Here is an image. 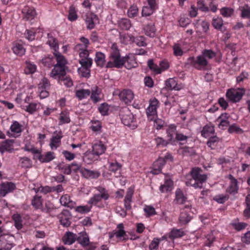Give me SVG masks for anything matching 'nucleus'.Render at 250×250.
<instances>
[{
    "label": "nucleus",
    "instance_id": "c85d7f7f",
    "mask_svg": "<svg viewBox=\"0 0 250 250\" xmlns=\"http://www.w3.org/2000/svg\"><path fill=\"white\" fill-rule=\"evenodd\" d=\"M77 239V236L71 232L66 233L63 238V241L65 244L71 245Z\"/></svg>",
    "mask_w": 250,
    "mask_h": 250
},
{
    "label": "nucleus",
    "instance_id": "052dcab7",
    "mask_svg": "<svg viewBox=\"0 0 250 250\" xmlns=\"http://www.w3.org/2000/svg\"><path fill=\"white\" fill-rule=\"evenodd\" d=\"M144 210L147 217L153 216L156 214L155 208L151 206H145Z\"/></svg>",
    "mask_w": 250,
    "mask_h": 250
},
{
    "label": "nucleus",
    "instance_id": "5701e85b",
    "mask_svg": "<svg viewBox=\"0 0 250 250\" xmlns=\"http://www.w3.org/2000/svg\"><path fill=\"white\" fill-rule=\"evenodd\" d=\"M121 120L122 123L126 126H130L131 124L133 122V115L128 110L126 109V114L121 115Z\"/></svg>",
    "mask_w": 250,
    "mask_h": 250
},
{
    "label": "nucleus",
    "instance_id": "6ab92c4d",
    "mask_svg": "<svg viewBox=\"0 0 250 250\" xmlns=\"http://www.w3.org/2000/svg\"><path fill=\"white\" fill-rule=\"evenodd\" d=\"M229 116L226 113L222 114L217 119L219 122L218 127L222 129H225L229 125Z\"/></svg>",
    "mask_w": 250,
    "mask_h": 250
},
{
    "label": "nucleus",
    "instance_id": "a211bd4d",
    "mask_svg": "<svg viewBox=\"0 0 250 250\" xmlns=\"http://www.w3.org/2000/svg\"><path fill=\"white\" fill-rule=\"evenodd\" d=\"M22 108L30 114H33L40 108L42 109V105L40 103H31L28 105L22 106Z\"/></svg>",
    "mask_w": 250,
    "mask_h": 250
},
{
    "label": "nucleus",
    "instance_id": "338daca9",
    "mask_svg": "<svg viewBox=\"0 0 250 250\" xmlns=\"http://www.w3.org/2000/svg\"><path fill=\"white\" fill-rule=\"evenodd\" d=\"M173 54L176 56H181L183 54V51L179 44H175L173 46Z\"/></svg>",
    "mask_w": 250,
    "mask_h": 250
},
{
    "label": "nucleus",
    "instance_id": "dca6fc26",
    "mask_svg": "<svg viewBox=\"0 0 250 250\" xmlns=\"http://www.w3.org/2000/svg\"><path fill=\"white\" fill-rule=\"evenodd\" d=\"M97 16L91 13H87L85 15V22L87 29H92L94 28L95 24L98 22Z\"/></svg>",
    "mask_w": 250,
    "mask_h": 250
},
{
    "label": "nucleus",
    "instance_id": "8fccbe9b",
    "mask_svg": "<svg viewBox=\"0 0 250 250\" xmlns=\"http://www.w3.org/2000/svg\"><path fill=\"white\" fill-rule=\"evenodd\" d=\"M145 34L150 37H154L155 35L156 29L153 24H148L144 28Z\"/></svg>",
    "mask_w": 250,
    "mask_h": 250
},
{
    "label": "nucleus",
    "instance_id": "ea45409f",
    "mask_svg": "<svg viewBox=\"0 0 250 250\" xmlns=\"http://www.w3.org/2000/svg\"><path fill=\"white\" fill-rule=\"evenodd\" d=\"M166 86L169 89L179 90L180 87L178 86L176 80L174 78H169L166 82Z\"/></svg>",
    "mask_w": 250,
    "mask_h": 250
},
{
    "label": "nucleus",
    "instance_id": "69168bd1",
    "mask_svg": "<svg viewBox=\"0 0 250 250\" xmlns=\"http://www.w3.org/2000/svg\"><path fill=\"white\" fill-rule=\"evenodd\" d=\"M228 131L230 133H236L238 134H242L243 132L242 129L239 126L235 124H233L229 127Z\"/></svg>",
    "mask_w": 250,
    "mask_h": 250
},
{
    "label": "nucleus",
    "instance_id": "72a5a7b5",
    "mask_svg": "<svg viewBox=\"0 0 250 250\" xmlns=\"http://www.w3.org/2000/svg\"><path fill=\"white\" fill-rule=\"evenodd\" d=\"M95 61L98 66L103 67L105 62V55L101 52H96Z\"/></svg>",
    "mask_w": 250,
    "mask_h": 250
},
{
    "label": "nucleus",
    "instance_id": "c03bdc74",
    "mask_svg": "<svg viewBox=\"0 0 250 250\" xmlns=\"http://www.w3.org/2000/svg\"><path fill=\"white\" fill-rule=\"evenodd\" d=\"M14 143L13 140H7L3 142L0 147V149L1 151H11L13 149V144Z\"/></svg>",
    "mask_w": 250,
    "mask_h": 250
},
{
    "label": "nucleus",
    "instance_id": "58836bf2",
    "mask_svg": "<svg viewBox=\"0 0 250 250\" xmlns=\"http://www.w3.org/2000/svg\"><path fill=\"white\" fill-rule=\"evenodd\" d=\"M78 18L77 11L74 5H71L68 10V19L70 21H76Z\"/></svg>",
    "mask_w": 250,
    "mask_h": 250
},
{
    "label": "nucleus",
    "instance_id": "6e6552de",
    "mask_svg": "<svg viewBox=\"0 0 250 250\" xmlns=\"http://www.w3.org/2000/svg\"><path fill=\"white\" fill-rule=\"evenodd\" d=\"M245 93L244 89H230L226 92V97L233 103L238 102Z\"/></svg>",
    "mask_w": 250,
    "mask_h": 250
},
{
    "label": "nucleus",
    "instance_id": "0e129e2a",
    "mask_svg": "<svg viewBox=\"0 0 250 250\" xmlns=\"http://www.w3.org/2000/svg\"><path fill=\"white\" fill-rule=\"evenodd\" d=\"M181 153L185 155H192L195 153V151L192 147L184 146L180 148Z\"/></svg>",
    "mask_w": 250,
    "mask_h": 250
},
{
    "label": "nucleus",
    "instance_id": "37998d69",
    "mask_svg": "<svg viewBox=\"0 0 250 250\" xmlns=\"http://www.w3.org/2000/svg\"><path fill=\"white\" fill-rule=\"evenodd\" d=\"M54 153L53 152H47L44 155H42L41 154L39 156V160L42 163L49 162L54 159Z\"/></svg>",
    "mask_w": 250,
    "mask_h": 250
},
{
    "label": "nucleus",
    "instance_id": "864d4df0",
    "mask_svg": "<svg viewBox=\"0 0 250 250\" xmlns=\"http://www.w3.org/2000/svg\"><path fill=\"white\" fill-rule=\"evenodd\" d=\"M241 17L242 18H249L250 17V7L247 5L240 7Z\"/></svg>",
    "mask_w": 250,
    "mask_h": 250
},
{
    "label": "nucleus",
    "instance_id": "ddd939ff",
    "mask_svg": "<svg viewBox=\"0 0 250 250\" xmlns=\"http://www.w3.org/2000/svg\"><path fill=\"white\" fill-rule=\"evenodd\" d=\"M63 135L61 130L56 131L51 139L49 146L52 149H56L61 144V140Z\"/></svg>",
    "mask_w": 250,
    "mask_h": 250
},
{
    "label": "nucleus",
    "instance_id": "f8f14e48",
    "mask_svg": "<svg viewBox=\"0 0 250 250\" xmlns=\"http://www.w3.org/2000/svg\"><path fill=\"white\" fill-rule=\"evenodd\" d=\"M121 61L123 62V66L127 69H131L137 66L138 63L135 56L133 54H128L125 57L122 58Z\"/></svg>",
    "mask_w": 250,
    "mask_h": 250
},
{
    "label": "nucleus",
    "instance_id": "b1692460",
    "mask_svg": "<svg viewBox=\"0 0 250 250\" xmlns=\"http://www.w3.org/2000/svg\"><path fill=\"white\" fill-rule=\"evenodd\" d=\"M148 6H145L143 7L142 10V16H149L152 14L154 11L157 9V4H151L150 3H148Z\"/></svg>",
    "mask_w": 250,
    "mask_h": 250
},
{
    "label": "nucleus",
    "instance_id": "7c9ffc66",
    "mask_svg": "<svg viewBox=\"0 0 250 250\" xmlns=\"http://www.w3.org/2000/svg\"><path fill=\"white\" fill-rule=\"evenodd\" d=\"M173 188V182L170 178L165 179V183L160 187V190L162 192L171 191Z\"/></svg>",
    "mask_w": 250,
    "mask_h": 250
},
{
    "label": "nucleus",
    "instance_id": "6e6d98bb",
    "mask_svg": "<svg viewBox=\"0 0 250 250\" xmlns=\"http://www.w3.org/2000/svg\"><path fill=\"white\" fill-rule=\"evenodd\" d=\"M35 192H41L44 194H46L48 193L52 192V187L49 186H41L38 188H34L33 189Z\"/></svg>",
    "mask_w": 250,
    "mask_h": 250
},
{
    "label": "nucleus",
    "instance_id": "1a4fd4ad",
    "mask_svg": "<svg viewBox=\"0 0 250 250\" xmlns=\"http://www.w3.org/2000/svg\"><path fill=\"white\" fill-rule=\"evenodd\" d=\"M38 86L40 98L44 99L47 97L49 94L48 90L50 86L49 80L45 78H43L39 83Z\"/></svg>",
    "mask_w": 250,
    "mask_h": 250
},
{
    "label": "nucleus",
    "instance_id": "13d9d810",
    "mask_svg": "<svg viewBox=\"0 0 250 250\" xmlns=\"http://www.w3.org/2000/svg\"><path fill=\"white\" fill-rule=\"evenodd\" d=\"M12 218L15 222L16 228L18 229H21L22 225L20 215L19 214H14L12 216Z\"/></svg>",
    "mask_w": 250,
    "mask_h": 250
},
{
    "label": "nucleus",
    "instance_id": "3c124183",
    "mask_svg": "<svg viewBox=\"0 0 250 250\" xmlns=\"http://www.w3.org/2000/svg\"><path fill=\"white\" fill-rule=\"evenodd\" d=\"M22 125L17 121L13 122L10 126V130L13 133H19L22 131Z\"/></svg>",
    "mask_w": 250,
    "mask_h": 250
},
{
    "label": "nucleus",
    "instance_id": "20e7f679",
    "mask_svg": "<svg viewBox=\"0 0 250 250\" xmlns=\"http://www.w3.org/2000/svg\"><path fill=\"white\" fill-rule=\"evenodd\" d=\"M187 63L198 70H201L208 65V62L207 59L201 54L196 58L193 57L188 58Z\"/></svg>",
    "mask_w": 250,
    "mask_h": 250
},
{
    "label": "nucleus",
    "instance_id": "4468645a",
    "mask_svg": "<svg viewBox=\"0 0 250 250\" xmlns=\"http://www.w3.org/2000/svg\"><path fill=\"white\" fill-rule=\"evenodd\" d=\"M120 100L125 104H129L134 98L133 92L129 89H124L119 93Z\"/></svg>",
    "mask_w": 250,
    "mask_h": 250
},
{
    "label": "nucleus",
    "instance_id": "a878e982",
    "mask_svg": "<svg viewBox=\"0 0 250 250\" xmlns=\"http://www.w3.org/2000/svg\"><path fill=\"white\" fill-rule=\"evenodd\" d=\"M167 137L169 142L174 141V137L176 136L177 133L176 126L174 125H169L167 129Z\"/></svg>",
    "mask_w": 250,
    "mask_h": 250
},
{
    "label": "nucleus",
    "instance_id": "bb28decb",
    "mask_svg": "<svg viewBox=\"0 0 250 250\" xmlns=\"http://www.w3.org/2000/svg\"><path fill=\"white\" fill-rule=\"evenodd\" d=\"M81 172L83 177L87 179L96 178L100 175L99 172L93 170H90L86 168H81Z\"/></svg>",
    "mask_w": 250,
    "mask_h": 250
},
{
    "label": "nucleus",
    "instance_id": "c9c22d12",
    "mask_svg": "<svg viewBox=\"0 0 250 250\" xmlns=\"http://www.w3.org/2000/svg\"><path fill=\"white\" fill-rule=\"evenodd\" d=\"M6 237L7 236H1L0 237V250H10L13 247L11 243L6 242Z\"/></svg>",
    "mask_w": 250,
    "mask_h": 250
},
{
    "label": "nucleus",
    "instance_id": "9b49d317",
    "mask_svg": "<svg viewBox=\"0 0 250 250\" xmlns=\"http://www.w3.org/2000/svg\"><path fill=\"white\" fill-rule=\"evenodd\" d=\"M190 207L186 206L181 209V213L179 218V223L182 225L188 224L191 219L190 214Z\"/></svg>",
    "mask_w": 250,
    "mask_h": 250
},
{
    "label": "nucleus",
    "instance_id": "f704fd0d",
    "mask_svg": "<svg viewBox=\"0 0 250 250\" xmlns=\"http://www.w3.org/2000/svg\"><path fill=\"white\" fill-rule=\"evenodd\" d=\"M47 43L54 50L55 52L57 51L59 49V44L57 39L50 34H47Z\"/></svg>",
    "mask_w": 250,
    "mask_h": 250
},
{
    "label": "nucleus",
    "instance_id": "49530a36",
    "mask_svg": "<svg viewBox=\"0 0 250 250\" xmlns=\"http://www.w3.org/2000/svg\"><path fill=\"white\" fill-rule=\"evenodd\" d=\"M70 122L69 113L67 111H62L60 115L59 124H67Z\"/></svg>",
    "mask_w": 250,
    "mask_h": 250
},
{
    "label": "nucleus",
    "instance_id": "f257e3e1",
    "mask_svg": "<svg viewBox=\"0 0 250 250\" xmlns=\"http://www.w3.org/2000/svg\"><path fill=\"white\" fill-rule=\"evenodd\" d=\"M190 173L192 178L186 181V185L193 187L195 188H202L203 183L207 179V176L201 174V169L198 167L192 168Z\"/></svg>",
    "mask_w": 250,
    "mask_h": 250
},
{
    "label": "nucleus",
    "instance_id": "393cba45",
    "mask_svg": "<svg viewBox=\"0 0 250 250\" xmlns=\"http://www.w3.org/2000/svg\"><path fill=\"white\" fill-rule=\"evenodd\" d=\"M23 11L25 13L24 19L27 21L33 20L37 15L36 10L33 7H25Z\"/></svg>",
    "mask_w": 250,
    "mask_h": 250
},
{
    "label": "nucleus",
    "instance_id": "c756f323",
    "mask_svg": "<svg viewBox=\"0 0 250 250\" xmlns=\"http://www.w3.org/2000/svg\"><path fill=\"white\" fill-rule=\"evenodd\" d=\"M75 95L80 100L87 98L91 93L89 89H80L75 90Z\"/></svg>",
    "mask_w": 250,
    "mask_h": 250
},
{
    "label": "nucleus",
    "instance_id": "79ce46f5",
    "mask_svg": "<svg viewBox=\"0 0 250 250\" xmlns=\"http://www.w3.org/2000/svg\"><path fill=\"white\" fill-rule=\"evenodd\" d=\"M12 50L13 52L20 56H21L24 54L25 49L22 45L20 43H16L14 44Z\"/></svg>",
    "mask_w": 250,
    "mask_h": 250
},
{
    "label": "nucleus",
    "instance_id": "f3484780",
    "mask_svg": "<svg viewBox=\"0 0 250 250\" xmlns=\"http://www.w3.org/2000/svg\"><path fill=\"white\" fill-rule=\"evenodd\" d=\"M106 150V146L101 141H97L92 146V154L99 156L103 154Z\"/></svg>",
    "mask_w": 250,
    "mask_h": 250
},
{
    "label": "nucleus",
    "instance_id": "a18cd8bd",
    "mask_svg": "<svg viewBox=\"0 0 250 250\" xmlns=\"http://www.w3.org/2000/svg\"><path fill=\"white\" fill-rule=\"evenodd\" d=\"M185 233L182 229H173L170 232L168 237L170 239H175L184 236Z\"/></svg>",
    "mask_w": 250,
    "mask_h": 250
},
{
    "label": "nucleus",
    "instance_id": "4d7b16f0",
    "mask_svg": "<svg viewBox=\"0 0 250 250\" xmlns=\"http://www.w3.org/2000/svg\"><path fill=\"white\" fill-rule=\"evenodd\" d=\"M176 200L179 204H183L186 198L184 195L182 191L180 189H177L175 192Z\"/></svg>",
    "mask_w": 250,
    "mask_h": 250
},
{
    "label": "nucleus",
    "instance_id": "603ef678",
    "mask_svg": "<svg viewBox=\"0 0 250 250\" xmlns=\"http://www.w3.org/2000/svg\"><path fill=\"white\" fill-rule=\"evenodd\" d=\"M234 12V10L232 8L229 7H223L220 9V13L224 17L229 18L231 17Z\"/></svg>",
    "mask_w": 250,
    "mask_h": 250
},
{
    "label": "nucleus",
    "instance_id": "4c0bfd02",
    "mask_svg": "<svg viewBox=\"0 0 250 250\" xmlns=\"http://www.w3.org/2000/svg\"><path fill=\"white\" fill-rule=\"evenodd\" d=\"M61 205L62 206L72 208L74 205V203L70 199V197L67 194L62 196L60 200Z\"/></svg>",
    "mask_w": 250,
    "mask_h": 250
},
{
    "label": "nucleus",
    "instance_id": "cd10ccee",
    "mask_svg": "<svg viewBox=\"0 0 250 250\" xmlns=\"http://www.w3.org/2000/svg\"><path fill=\"white\" fill-rule=\"evenodd\" d=\"M215 132L214 126L211 125H205L202 131L201 135L205 138L209 137Z\"/></svg>",
    "mask_w": 250,
    "mask_h": 250
},
{
    "label": "nucleus",
    "instance_id": "2f4dec72",
    "mask_svg": "<svg viewBox=\"0 0 250 250\" xmlns=\"http://www.w3.org/2000/svg\"><path fill=\"white\" fill-rule=\"evenodd\" d=\"M77 241L82 246H86L89 244V239L87 234L85 232H82L77 236Z\"/></svg>",
    "mask_w": 250,
    "mask_h": 250
},
{
    "label": "nucleus",
    "instance_id": "9d476101",
    "mask_svg": "<svg viewBox=\"0 0 250 250\" xmlns=\"http://www.w3.org/2000/svg\"><path fill=\"white\" fill-rule=\"evenodd\" d=\"M66 69L67 68H66L54 65L50 73V76L53 79L57 80L58 82H60V80L65 77L66 73Z\"/></svg>",
    "mask_w": 250,
    "mask_h": 250
},
{
    "label": "nucleus",
    "instance_id": "680f3d73",
    "mask_svg": "<svg viewBox=\"0 0 250 250\" xmlns=\"http://www.w3.org/2000/svg\"><path fill=\"white\" fill-rule=\"evenodd\" d=\"M32 205L36 208H40L42 205V200L41 196L36 195L32 201Z\"/></svg>",
    "mask_w": 250,
    "mask_h": 250
},
{
    "label": "nucleus",
    "instance_id": "de8ad7c7",
    "mask_svg": "<svg viewBox=\"0 0 250 250\" xmlns=\"http://www.w3.org/2000/svg\"><path fill=\"white\" fill-rule=\"evenodd\" d=\"M117 230H115L113 232V235L117 238L124 237L126 232L124 230V227L122 223H120L117 226Z\"/></svg>",
    "mask_w": 250,
    "mask_h": 250
},
{
    "label": "nucleus",
    "instance_id": "7ed1b4c3",
    "mask_svg": "<svg viewBox=\"0 0 250 250\" xmlns=\"http://www.w3.org/2000/svg\"><path fill=\"white\" fill-rule=\"evenodd\" d=\"M95 188L99 193L95 194L88 201V203L91 206L92 205L97 206L102 199L107 200L109 198L108 191L105 188L99 186L96 187Z\"/></svg>",
    "mask_w": 250,
    "mask_h": 250
},
{
    "label": "nucleus",
    "instance_id": "a19ab883",
    "mask_svg": "<svg viewBox=\"0 0 250 250\" xmlns=\"http://www.w3.org/2000/svg\"><path fill=\"white\" fill-rule=\"evenodd\" d=\"M119 27L122 30H128L131 26L130 21L127 19H122L118 21Z\"/></svg>",
    "mask_w": 250,
    "mask_h": 250
},
{
    "label": "nucleus",
    "instance_id": "bf43d9fd",
    "mask_svg": "<svg viewBox=\"0 0 250 250\" xmlns=\"http://www.w3.org/2000/svg\"><path fill=\"white\" fill-rule=\"evenodd\" d=\"M92 125H91V128L92 130L94 132H101L102 129V125L100 121H92Z\"/></svg>",
    "mask_w": 250,
    "mask_h": 250
},
{
    "label": "nucleus",
    "instance_id": "09e8293b",
    "mask_svg": "<svg viewBox=\"0 0 250 250\" xmlns=\"http://www.w3.org/2000/svg\"><path fill=\"white\" fill-rule=\"evenodd\" d=\"M37 70L36 65L30 62H26V66L24 69L25 73L26 74H33Z\"/></svg>",
    "mask_w": 250,
    "mask_h": 250
},
{
    "label": "nucleus",
    "instance_id": "2eb2a0df",
    "mask_svg": "<svg viewBox=\"0 0 250 250\" xmlns=\"http://www.w3.org/2000/svg\"><path fill=\"white\" fill-rule=\"evenodd\" d=\"M16 188L15 185L12 182H4L0 186V195L5 196L7 193L12 192Z\"/></svg>",
    "mask_w": 250,
    "mask_h": 250
},
{
    "label": "nucleus",
    "instance_id": "f03ea898",
    "mask_svg": "<svg viewBox=\"0 0 250 250\" xmlns=\"http://www.w3.org/2000/svg\"><path fill=\"white\" fill-rule=\"evenodd\" d=\"M111 61L106 63L107 68H121L123 66V62L121 61L122 58L121 57L119 50L115 43H113L111 46L110 52Z\"/></svg>",
    "mask_w": 250,
    "mask_h": 250
},
{
    "label": "nucleus",
    "instance_id": "473e14b6",
    "mask_svg": "<svg viewBox=\"0 0 250 250\" xmlns=\"http://www.w3.org/2000/svg\"><path fill=\"white\" fill-rule=\"evenodd\" d=\"M81 67L79 68L78 72L79 75L83 77L88 78L90 76V68L92 65L87 66L83 64H81Z\"/></svg>",
    "mask_w": 250,
    "mask_h": 250
},
{
    "label": "nucleus",
    "instance_id": "412c9836",
    "mask_svg": "<svg viewBox=\"0 0 250 250\" xmlns=\"http://www.w3.org/2000/svg\"><path fill=\"white\" fill-rule=\"evenodd\" d=\"M54 55L57 62V63L55 65L67 68L66 66L67 61L65 57L58 51L54 52Z\"/></svg>",
    "mask_w": 250,
    "mask_h": 250
},
{
    "label": "nucleus",
    "instance_id": "423d86ee",
    "mask_svg": "<svg viewBox=\"0 0 250 250\" xmlns=\"http://www.w3.org/2000/svg\"><path fill=\"white\" fill-rule=\"evenodd\" d=\"M82 45L78 44L76 46V49L79 51V63L84 65L89 66L92 65L93 60L89 57V51L87 49H83L81 48Z\"/></svg>",
    "mask_w": 250,
    "mask_h": 250
},
{
    "label": "nucleus",
    "instance_id": "e433bc0d",
    "mask_svg": "<svg viewBox=\"0 0 250 250\" xmlns=\"http://www.w3.org/2000/svg\"><path fill=\"white\" fill-rule=\"evenodd\" d=\"M91 99L94 102L97 103L100 100L101 90L97 86H94L91 88Z\"/></svg>",
    "mask_w": 250,
    "mask_h": 250
},
{
    "label": "nucleus",
    "instance_id": "4be33fe9",
    "mask_svg": "<svg viewBox=\"0 0 250 250\" xmlns=\"http://www.w3.org/2000/svg\"><path fill=\"white\" fill-rule=\"evenodd\" d=\"M60 222L63 226L68 227L70 226V214L69 211L64 210L59 215Z\"/></svg>",
    "mask_w": 250,
    "mask_h": 250
},
{
    "label": "nucleus",
    "instance_id": "0eeeda50",
    "mask_svg": "<svg viewBox=\"0 0 250 250\" xmlns=\"http://www.w3.org/2000/svg\"><path fill=\"white\" fill-rule=\"evenodd\" d=\"M172 156L170 153H167L164 158H159L153 164V169L152 173L154 174H158L161 172L162 168L166 162L168 160L172 161Z\"/></svg>",
    "mask_w": 250,
    "mask_h": 250
},
{
    "label": "nucleus",
    "instance_id": "aec40b11",
    "mask_svg": "<svg viewBox=\"0 0 250 250\" xmlns=\"http://www.w3.org/2000/svg\"><path fill=\"white\" fill-rule=\"evenodd\" d=\"M229 179L230 180V183L227 189V192L230 194H234L237 192L238 189V182L237 180L231 175H229Z\"/></svg>",
    "mask_w": 250,
    "mask_h": 250
},
{
    "label": "nucleus",
    "instance_id": "774afa93",
    "mask_svg": "<svg viewBox=\"0 0 250 250\" xmlns=\"http://www.w3.org/2000/svg\"><path fill=\"white\" fill-rule=\"evenodd\" d=\"M21 164L23 167H31V161L27 157H23L20 159Z\"/></svg>",
    "mask_w": 250,
    "mask_h": 250
},
{
    "label": "nucleus",
    "instance_id": "e2e57ef3",
    "mask_svg": "<svg viewBox=\"0 0 250 250\" xmlns=\"http://www.w3.org/2000/svg\"><path fill=\"white\" fill-rule=\"evenodd\" d=\"M138 13V8L136 5H132L128 10V16L130 18L136 17Z\"/></svg>",
    "mask_w": 250,
    "mask_h": 250
},
{
    "label": "nucleus",
    "instance_id": "39448f33",
    "mask_svg": "<svg viewBox=\"0 0 250 250\" xmlns=\"http://www.w3.org/2000/svg\"><path fill=\"white\" fill-rule=\"evenodd\" d=\"M159 101L155 98H151L149 101V105L146 109L148 119L152 121L157 117V109L159 106Z\"/></svg>",
    "mask_w": 250,
    "mask_h": 250
},
{
    "label": "nucleus",
    "instance_id": "5fc2aeb1",
    "mask_svg": "<svg viewBox=\"0 0 250 250\" xmlns=\"http://www.w3.org/2000/svg\"><path fill=\"white\" fill-rule=\"evenodd\" d=\"M122 167V165L117 162H112L109 163V171L113 172H116L118 171H120Z\"/></svg>",
    "mask_w": 250,
    "mask_h": 250
}]
</instances>
